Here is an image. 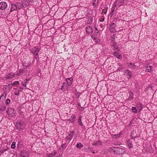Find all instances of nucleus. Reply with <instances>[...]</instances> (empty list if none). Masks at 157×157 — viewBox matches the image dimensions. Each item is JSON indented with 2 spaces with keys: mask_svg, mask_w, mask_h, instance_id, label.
I'll return each mask as SVG.
<instances>
[{
  "mask_svg": "<svg viewBox=\"0 0 157 157\" xmlns=\"http://www.w3.org/2000/svg\"><path fill=\"white\" fill-rule=\"evenodd\" d=\"M25 123L22 121H17L16 124L17 129L20 131L22 130L25 128Z\"/></svg>",
  "mask_w": 157,
  "mask_h": 157,
  "instance_id": "nucleus-1",
  "label": "nucleus"
},
{
  "mask_svg": "<svg viewBox=\"0 0 157 157\" xmlns=\"http://www.w3.org/2000/svg\"><path fill=\"white\" fill-rule=\"evenodd\" d=\"M40 50V49L38 48L35 47L31 49V53L34 56V59H37L38 58V53Z\"/></svg>",
  "mask_w": 157,
  "mask_h": 157,
  "instance_id": "nucleus-2",
  "label": "nucleus"
},
{
  "mask_svg": "<svg viewBox=\"0 0 157 157\" xmlns=\"http://www.w3.org/2000/svg\"><path fill=\"white\" fill-rule=\"evenodd\" d=\"M112 150L114 152L118 154H124L125 152V149L121 147H114L112 148Z\"/></svg>",
  "mask_w": 157,
  "mask_h": 157,
  "instance_id": "nucleus-3",
  "label": "nucleus"
},
{
  "mask_svg": "<svg viewBox=\"0 0 157 157\" xmlns=\"http://www.w3.org/2000/svg\"><path fill=\"white\" fill-rule=\"evenodd\" d=\"M7 113L9 117H13L15 116V111L12 108H8L7 111Z\"/></svg>",
  "mask_w": 157,
  "mask_h": 157,
  "instance_id": "nucleus-4",
  "label": "nucleus"
},
{
  "mask_svg": "<svg viewBox=\"0 0 157 157\" xmlns=\"http://www.w3.org/2000/svg\"><path fill=\"white\" fill-rule=\"evenodd\" d=\"M116 25L115 23L112 22L111 23L109 26V29L111 33H114L116 32L115 27Z\"/></svg>",
  "mask_w": 157,
  "mask_h": 157,
  "instance_id": "nucleus-5",
  "label": "nucleus"
},
{
  "mask_svg": "<svg viewBox=\"0 0 157 157\" xmlns=\"http://www.w3.org/2000/svg\"><path fill=\"white\" fill-rule=\"evenodd\" d=\"M74 132L73 131L71 132L70 133L65 137V139L66 141H69V142L72 139V137L73 136Z\"/></svg>",
  "mask_w": 157,
  "mask_h": 157,
  "instance_id": "nucleus-6",
  "label": "nucleus"
},
{
  "mask_svg": "<svg viewBox=\"0 0 157 157\" xmlns=\"http://www.w3.org/2000/svg\"><path fill=\"white\" fill-rule=\"evenodd\" d=\"M20 155L21 157H29V153L27 151H21L20 152Z\"/></svg>",
  "mask_w": 157,
  "mask_h": 157,
  "instance_id": "nucleus-7",
  "label": "nucleus"
},
{
  "mask_svg": "<svg viewBox=\"0 0 157 157\" xmlns=\"http://www.w3.org/2000/svg\"><path fill=\"white\" fill-rule=\"evenodd\" d=\"M93 146L99 147L102 145V143L100 140H96L94 141L92 144Z\"/></svg>",
  "mask_w": 157,
  "mask_h": 157,
  "instance_id": "nucleus-8",
  "label": "nucleus"
},
{
  "mask_svg": "<svg viewBox=\"0 0 157 157\" xmlns=\"http://www.w3.org/2000/svg\"><path fill=\"white\" fill-rule=\"evenodd\" d=\"M7 6V3L4 2H2L0 3V9L3 10L6 8Z\"/></svg>",
  "mask_w": 157,
  "mask_h": 157,
  "instance_id": "nucleus-9",
  "label": "nucleus"
},
{
  "mask_svg": "<svg viewBox=\"0 0 157 157\" xmlns=\"http://www.w3.org/2000/svg\"><path fill=\"white\" fill-rule=\"evenodd\" d=\"M117 4V1H116V2H114V3L113 5V6L112 7V10L111 11V13L110 14V17H112L113 16V15L114 14V12L115 10L116 7V4Z\"/></svg>",
  "mask_w": 157,
  "mask_h": 157,
  "instance_id": "nucleus-10",
  "label": "nucleus"
},
{
  "mask_svg": "<svg viewBox=\"0 0 157 157\" xmlns=\"http://www.w3.org/2000/svg\"><path fill=\"white\" fill-rule=\"evenodd\" d=\"M15 75V74L14 73L11 72L6 75L5 76V78L7 79H11L13 78Z\"/></svg>",
  "mask_w": 157,
  "mask_h": 157,
  "instance_id": "nucleus-11",
  "label": "nucleus"
},
{
  "mask_svg": "<svg viewBox=\"0 0 157 157\" xmlns=\"http://www.w3.org/2000/svg\"><path fill=\"white\" fill-rule=\"evenodd\" d=\"M68 86V85L67 84V83L64 82L63 83L61 89L63 91L66 90H67V87Z\"/></svg>",
  "mask_w": 157,
  "mask_h": 157,
  "instance_id": "nucleus-12",
  "label": "nucleus"
},
{
  "mask_svg": "<svg viewBox=\"0 0 157 157\" xmlns=\"http://www.w3.org/2000/svg\"><path fill=\"white\" fill-rule=\"evenodd\" d=\"M108 9V7L106 6H103V7H101V13H103L104 14H106L107 12Z\"/></svg>",
  "mask_w": 157,
  "mask_h": 157,
  "instance_id": "nucleus-13",
  "label": "nucleus"
},
{
  "mask_svg": "<svg viewBox=\"0 0 157 157\" xmlns=\"http://www.w3.org/2000/svg\"><path fill=\"white\" fill-rule=\"evenodd\" d=\"M126 144L129 149L132 148L133 147V144L132 142V141L130 140H128L127 141Z\"/></svg>",
  "mask_w": 157,
  "mask_h": 157,
  "instance_id": "nucleus-14",
  "label": "nucleus"
},
{
  "mask_svg": "<svg viewBox=\"0 0 157 157\" xmlns=\"http://www.w3.org/2000/svg\"><path fill=\"white\" fill-rule=\"evenodd\" d=\"M86 31L88 34L92 33L93 32L92 28L90 26H88L86 27Z\"/></svg>",
  "mask_w": 157,
  "mask_h": 157,
  "instance_id": "nucleus-15",
  "label": "nucleus"
},
{
  "mask_svg": "<svg viewBox=\"0 0 157 157\" xmlns=\"http://www.w3.org/2000/svg\"><path fill=\"white\" fill-rule=\"evenodd\" d=\"M75 116L74 115H72L71 117V118L69 119H67L66 121H69L71 123H73L75 121Z\"/></svg>",
  "mask_w": 157,
  "mask_h": 157,
  "instance_id": "nucleus-16",
  "label": "nucleus"
},
{
  "mask_svg": "<svg viewBox=\"0 0 157 157\" xmlns=\"http://www.w3.org/2000/svg\"><path fill=\"white\" fill-rule=\"evenodd\" d=\"M72 80L73 79L72 78H67L66 79L67 82L66 83H67L69 86H70L72 84Z\"/></svg>",
  "mask_w": 157,
  "mask_h": 157,
  "instance_id": "nucleus-17",
  "label": "nucleus"
},
{
  "mask_svg": "<svg viewBox=\"0 0 157 157\" xmlns=\"http://www.w3.org/2000/svg\"><path fill=\"white\" fill-rule=\"evenodd\" d=\"M127 64L128 65V67L130 68L134 69L136 67V65L133 63H128Z\"/></svg>",
  "mask_w": 157,
  "mask_h": 157,
  "instance_id": "nucleus-18",
  "label": "nucleus"
},
{
  "mask_svg": "<svg viewBox=\"0 0 157 157\" xmlns=\"http://www.w3.org/2000/svg\"><path fill=\"white\" fill-rule=\"evenodd\" d=\"M23 7L25 8L27 7L29 4L28 2L26 0H24L21 3Z\"/></svg>",
  "mask_w": 157,
  "mask_h": 157,
  "instance_id": "nucleus-19",
  "label": "nucleus"
},
{
  "mask_svg": "<svg viewBox=\"0 0 157 157\" xmlns=\"http://www.w3.org/2000/svg\"><path fill=\"white\" fill-rule=\"evenodd\" d=\"M17 7H16V5L13 4H11V8L10 10V12H11L13 11L14 10H16L17 9Z\"/></svg>",
  "mask_w": 157,
  "mask_h": 157,
  "instance_id": "nucleus-20",
  "label": "nucleus"
},
{
  "mask_svg": "<svg viewBox=\"0 0 157 157\" xmlns=\"http://www.w3.org/2000/svg\"><path fill=\"white\" fill-rule=\"evenodd\" d=\"M9 148L7 147H6L5 148H3L2 147L0 148V152L1 153H3L4 152H5L8 151Z\"/></svg>",
  "mask_w": 157,
  "mask_h": 157,
  "instance_id": "nucleus-21",
  "label": "nucleus"
},
{
  "mask_svg": "<svg viewBox=\"0 0 157 157\" xmlns=\"http://www.w3.org/2000/svg\"><path fill=\"white\" fill-rule=\"evenodd\" d=\"M113 55L116 58L118 59H121L122 57V56L121 55H119L118 53L116 52H113Z\"/></svg>",
  "mask_w": 157,
  "mask_h": 157,
  "instance_id": "nucleus-22",
  "label": "nucleus"
},
{
  "mask_svg": "<svg viewBox=\"0 0 157 157\" xmlns=\"http://www.w3.org/2000/svg\"><path fill=\"white\" fill-rule=\"evenodd\" d=\"M113 47L114 48V50L118 51L119 50V49L118 48V47L117 46V44L115 42H113Z\"/></svg>",
  "mask_w": 157,
  "mask_h": 157,
  "instance_id": "nucleus-23",
  "label": "nucleus"
},
{
  "mask_svg": "<svg viewBox=\"0 0 157 157\" xmlns=\"http://www.w3.org/2000/svg\"><path fill=\"white\" fill-rule=\"evenodd\" d=\"M22 65H23V66L25 68H26L27 67H29L30 66V62H28V63L24 62V63H23Z\"/></svg>",
  "mask_w": 157,
  "mask_h": 157,
  "instance_id": "nucleus-24",
  "label": "nucleus"
},
{
  "mask_svg": "<svg viewBox=\"0 0 157 157\" xmlns=\"http://www.w3.org/2000/svg\"><path fill=\"white\" fill-rule=\"evenodd\" d=\"M16 5L17 7V9H20L23 7L22 4L20 2H17L16 4Z\"/></svg>",
  "mask_w": 157,
  "mask_h": 157,
  "instance_id": "nucleus-25",
  "label": "nucleus"
},
{
  "mask_svg": "<svg viewBox=\"0 0 157 157\" xmlns=\"http://www.w3.org/2000/svg\"><path fill=\"white\" fill-rule=\"evenodd\" d=\"M93 21V18L91 17H89L87 21V24H90Z\"/></svg>",
  "mask_w": 157,
  "mask_h": 157,
  "instance_id": "nucleus-26",
  "label": "nucleus"
},
{
  "mask_svg": "<svg viewBox=\"0 0 157 157\" xmlns=\"http://www.w3.org/2000/svg\"><path fill=\"white\" fill-rule=\"evenodd\" d=\"M25 70L24 69H20L19 70V72L16 74V75L18 76L21 75V74L23 73Z\"/></svg>",
  "mask_w": 157,
  "mask_h": 157,
  "instance_id": "nucleus-27",
  "label": "nucleus"
},
{
  "mask_svg": "<svg viewBox=\"0 0 157 157\" xmlns=\"http://www.w3.org/2000/svg\"><path fill=\"white\" fill-rule=\"evenodd\" d=\"M98 3V0H94L93 3V5L94 7L97 6Z\"/></svg>",
  "mask_w": 157,
  "mask_h": 157,
  "instance_id": "nucleus-28",
  "label": "nucleus"
},
{
  "mask_svg": "<svg viewBox=\"0 0 157 157\" xmlns=\"http://www.w3.org/2000/svg\"><path fill=\"white\" fill-rule=\"evenodd\" d=\"M121 134V132H120L118 134L113 135H112V137L113 138H117L120 137Z\"/></svg>",
  "mask_w": 157,
  "mask_h": 157,
  "instance_id": "nucleus-29",
  "label": "nucleus"
},
{
  "mask_svg": "<svg viewBox=\"0 0 157 157\" xmlns=\"http://www.w3.org/2000/svg\"><path fill=\"white\" fill-rule=\"evenodd\" d=\"M151 66H147L146 68V71L150 72L151 71Z\"/></svg>",
  "mask_w": 157,
  "mask_h": 157,
  "instance_id": "nucleus-30",
  "label": "nucleus"
},
{
  "mask_svg": "<svg viewBox=\"0 0 157 157\" xmlns=\"http://www.w3.org/2000/svg\"><path fill=\"white\" fill-rule=\"evenodd\" d=\"M56 153V151H54V152H53L49 154H48V157H53L55 155Z\"/></svg>",
  "mask_w": 157,
  "mask_h": 157,
  "instance_id": "nucleus-31",
  "label": "nucleus"
},
{
  "mask_svg": "<svg viewBox=\"0 0 157 157\" xmlns=\"http://www.w3.org/2000/svg\"><path fill=\"white\" fill-rule=\"evenodd\" d=\"M81 118H82V117L80 116L79 117V119H78V124L80 126H83V124L82 123V121H81Z\"/></svg>",
  "mask_w": 157,
  "mask_h": 157,
  "instance_id": "nucleus-32",
  "label": "nucleus"
},
{
  "mask_svg": "<svg viewBox=\"0 0 157 157\" xmlns=\"http://www.w3.org/2000/svg\"><path fill=\"white\" fill-rule=\"evenodd\" d=\"M83 147V145L81 143H79L77 144L76 147L79 149Z\"/></svg>",
  "mask_w": 157,
  "mask_h": 157,
  "instance_id": "nucleus-33",
  "label": "nucleus"
},
{
  "mask_svg": "<svg viewBox=\"0 0 157 157\" xmlns=\"http://www.w3.org/2000/svg\"><path fill=\"white\" fill-rule=\"evenodd\" d=\"M132 112L134 113H136L137 112V110L135 107H132Z\"/></svg>",
  "mask_w": 157,
  "mask_h": 157,
  "instance_id": "nucleus-34",
  "label": "nucleus"
},
{
  "mask_svg": "<svg viewBox=\"0 0 157 157\" xmlns=\"http://www.w3.org/2000/svg\"><path fill=\"white\" fill-rule=\"evenodd\" d=\"M124 1L123 0L122 1H121V2H120L117 3V6H118V7H120L121 6H123V5Z\"/></svg>",
  "mask_w": 157,
  "mask_h": 157,
  "instance_id": "nucleus-35",
  "label": "nucleus"
},
{
  "mask_svg": "<svg viewBox=\"0 0 157 157\" xmlns=\"http://www.w3.org/2000/svg\"><path fill=\"white\" fill-rule=\"evenodd\" d=\"M19 82L17 81L14 82L13 83H11L12 85H17L19 84Z\"/></svg>",
  "mask_w": 157,
  "mask_h": 157,
  "instance_id": "nucleus-36",
  "label": "nucleus"
},
{
  "mask_svg": "<svg viewBox=\"0 0 157 157\" xmlns=\"http://www.w3.org/2000/svg\"><path fill=\"white\" fill-rule=\"evenodd\" d=\"M15 144H16L15 142H13L11 145V148L12 149L15 148Z\"/></svg>",
  "mask_w": 157,
  "mask_h": 157,
  "instance_id": "nucleus-37",
  "label": "nucleus"
},
{
  "mask_svg": "<svg viewBox=\"0 0 157 157\" xmlns=\"http://www.w3.org/2000/svg\"><path fill=\"white\" fill-rule=\"evenodd\" d=\"M10 103V100L9 99H7L5 101L6 104V105H7L9 104Z\"/></svg>",
  "mask_w": 157,
  "mask_h": 157,
  "instance_id": "nucleus-38",
  "label": "nucleus"
},
{
  "mask_svg": "<svg viewBox=\"0 0 157 157\" xmlns=\"http://www.w3.org/2000/svg\"><path fill=\"white\" fill-rule=\"evenodd\" d=\"M115 34H113L111 38V41L113 42L115 40Z\"/></svg>",
  "mask_w": 157,
  "mask_h": 157,
  "instance_id": "nucleus-39",
  "label": "nucleus"
},
{
  "mask_svg": "<svg viewBox=\"0 0 157 157\" xmlns=\"http://www.w3.org/2000/svg\"><path fill=\"white\" fill-rule=\"evenodd\" d=\"M128 75L129 76V77H128L129 78H131L132 76V73L130 71H128Z\"/></svg>",
  "mask_w": 157,
  "mask_h": 157,
  "instance_id": "nucleus-40",
  "label": "nucleus"
},
{
  "mask_svg": "<svg viewBox=\"0 0 157 157\" xmlns=\"http://www.w3.org/2000/svg\"><path fill=\"white\" fill-rule=\"evenodd\" d=\"M133 93L132 92H130V98H129V99H130V100H131V99H132L133 98Z\"/></svg>",
  "mask_w": 157,
  "mask_h": 157,
  "instance_id": "nucleus-41",
  "label": "nucleus"
},
{
  "mask_svg": "<svg viewBox=\"0 0 157 157\" xmlns=\"http://www.w3.org/2000/svg\"><path fill=\"white\" fill-rule=\"evenodd\" d=\"M6 108V107L4 105L2 106L1 108L0 107V110L2 111H4L5 110Z\"/></svg>",
  "mask_w": 157,
  "mask_h": 157,
  "instance_id": "nucleus-42",
  "label": "nucleus"
},
{
  "mask_svg": "<svg viewBox=\"0 0 157 157\" xmlns=\"http://www.w3.org/2000/svg\"><path fill=\"white\" fill-rule=\"evenodd\" d=\"M138 106H139L140 108V110H141L142 109V105L140 103L138 104Z\"/></svg>",
  "mask_w": 157,
  "mask_h": 157,
  "instance_id": "nucleus-43",
  "label": "nucleus"
},
{
  "mask_svg": "<svg viewBox=\"0 0 157 157\" xmlns=\"http://www.w3.org/2000/svg\"><path fill=\"white\" fill-rule=\"evenodd\" d=\"M120 19L119 18H115L114 19V21L115 22H117L118 21H119Z\"/></svg>",
  "mask_w": 157,
  "mask_h": 157,
  "instance_id": "nucleus-44",
  "label": "nucleus"
},
{
  "mask_svg": "<svg viewBox=\"0 0 157 157\" xmlns=\"http://www.w3.org/2000/svg\"><path fill=\"white\" fill-rule=\"evenodd\" d=\"M129 71V70H126L125 71H124V74H125V75H128V73Z\"/></svg>",
  "mask_w": 157,
  "mask_h": 157,
  "instance_id": "nucleus-45",
  "label": "nucleus"
},
{
  "mask_svg": "<svg viewBox=\"0 0 157 157\" xmlns=\"http://www.w3.org/2000/svg\"><path fill=\"white\" fill-rule=\"evenodd\" d=\"M7 88L9 90H10L12 88V86L10 85H9V86H7Z\"/></svg>",
  "mask_w": 157,
  "mask_h": 157,
  "instance_id": "nucleus-46",
  "label": "nucleus"
},
{
  "mask_svg": "<svg viewBox=\"0 0 157 157\" xmlns=\"http://www.w3.org/2000/svg\"><path fill=\"white\" fill-rule=\"evenodd\" d=\"M14 94L15 95H19V90H18L17 91H15Z\"/></svg>",
  "mask_w": 157,
  "mask_h": 157,
  "instance_id": "nucleus-47",
  "label": "nucleus"
},
{
  "mask_svg": "<svg viewBox=\"0 0 157 157\" xmlns=\"http://www.w3.org/2000/svg\"><path fill=\"white\" fill-rule=\"evenodd\" d=\"M66 146V145L65 144H62L61 145V147L62 148H65Z\"/></svg>",
  "mask_w": 157,
  "mask_h": 157,
  "instance_id": "nucleus-48",
  "label": "nucleus"
},
{
  "mask_svg": "<svg viewBox=\"0 0 157 157\" xmlns=\"http://www.w3.org/2000/svg\"><path fill=\"white\" fill-rule=\"evenodd\" d=\"M84 109V107H81L80 106V108H79V109L80 111H82Z\"/></svg>",
  "mask_w": 157,
  "mask_h": 157,
  "instance_id": "nucleus-49",
  "label": "nucleus"
},
{
  "mask_svg": "<svg viewBox=\"0 0 157 157\" xmlns=\"http://www.w3.org/2000/svg\"><path fill=\"white\" fill-rule=\"evenodd\" d=\"M19 88H20V89L19 91H22V90L23 89V88L22 87H21V86H20L19 87Z\"/></svg>",
  "mask_w": 157,
  "mask_h": 157,
  "instance_id": "nucleus-50",
  "label": "nucleus"
},
{
  "mask_svg": "<svg viewBox=\"0 0 157 157\" xmlns=\"http://www.w3.org/2000/svg\"><path fill=\"white\" fill-rule=\"evenodd\" d=\"M35 0H28L29 2H34Z\"/></svg>",
  "mask_w": 157,
  "mask_h": 157,
  "instance_id": "nucleus-51",
  "label": "nucleus"
},
{
  "mask_svg": "<svg viewBox=\"0 0 157 157\" xmlns=\"http://www.w3.org/2000/svg\"><path fill=\"white\" fill-rule=\"evenodd\" d=\"M104 18H101L100 20V21H101V22H103L104 21Z\"/></svg>",
  "mask_w": 157,
  "mask_h": 157,
  "instance_id": "nucleus-52",
  "label": "nucleus"
},
{
  "mask_svg": "<svg viewBox=\"0 0 157 157\" xmlns=\"http://www.w3.org/2000/svg\"><path fill=\"white\" fill-rule=\"evenodd\" d=\"M95 30H96L97 31V33H98V32H99V31H98V29H97V27H95Z\"/></svg>",
  "mask_w": 157,
  "mask_h": 157,
  "instance_id": "nucleus-53",
  "label": "nucleus"
},
{
  "mask_svg": "<svg viewBox=\"0 0 157 157\" xmlns=\"http://www.w3.org/2000/svg\"><path fill=\"white\" fill-rule=\"evenodd\" d=\"M56 157H63L62 154H59V155L57 156Z\"/></svg>",
  "mask_w": 157,
  "mask_h": 157,
  "instance_id": "nucleus-54",
  "label": "nucleus"
},
{
  "mask_svg": "<svg viewBox=\"0 0 157 157\" xmlns=\"http://www.w3.org/2000/svg\"><path fill=\"white\" fill-rule=\"evenodd\" d=\"M29 80H30V79H29V78H27V79H25V81H26L25 83H26L28 81H29Z\"/></svg>",
  "mask_w": 157,
  "mask_h": 157,
  "instance_id": "nucleus-55",
  "label": "nucleus"
},
{
  "mask_svg": "<svg viewBox=\"0 0 157 157\" xmlns=\"http://www.w3.org/2000/svg\"><path fill=\"white\" fill-rule=\"evenodd\" d=\"M22 85L24 87H26V84H25L24 83H22Z\"/></svg>",
  "mask_w": 157,
  "mask_h": 157,
  "instance_id": "nucleus-56",
  "label": "nucleus"
},
{
  "mask_svg": "<svg viewBox=\"0 0 157 157\" xmlns=\"http://www.w3.org/2000/svg\"><path fill=\"white\" fill-rule=\"evenodd\" d=\"M9 84H8V85H4V86L5 87V86H6L7 87V86H9Z\"/></svg>",
  "mask_w": 157,
  "mask_h": 157,
  "instance_id": "nucleus-57",
  "label": "nucleus"
},
{
  "mask_svg": "<svg viewBox=\"0 0 157 157\" xmlns=\"http://www.w3.org/2000/svg\"><path fill=\"white\" fill-rule=\"evenodd\" d=\"M118 64H119V66H121V67H122V65H121V63H119Z\"/></svg>",
  "mask_w": 157,
  "mask_h": 157,
  "instance_id": "nucleus-58",
  "label": "nucleus"
},
{
  "mask_svg": "<svg viewBox=\"0 0 157 157\" xmlns=\"http://www.w3.org/2000/svg\"><path fill=\"white\" fill-rule=\"evenodd\" d=\"M38 72H40V70H38Z\"/></svg>",
  "mask_w": 157,
  "mask_h": 157,
  "instance_id": "nucleus-59",
  "label": "nucleus"
},
{
  "mask_svg": "<svg viewBox=\"0 0 157 157\" xmlns=\"http://www.w3.org/2000/svg\"><path fill=\"white\" fill-rule=\"evenodd\" d=\"M64 50H65V51H67V50H66V48H65L64 49Z\"/></svg>",
  "mask_w": 157,
  "mask_h": 157,
  "instance_id": "nucleus-60",
  "label": "nucleus"
},
{
  "mask_svg": "<svg viewBox=\"0 0 157 157\" xmlns=\"http://www.w3.org/2000/svg\"><path fill=\"white\" fill-rule=\"evenodd\" d=\"M92 152H93V153H95V152H94V151H93Z\"/></svg>",
  "mask_w": 157,
  "mask_h": 157,
  "instance_id": "nucleus-61",
  "label": "nucleus"
},
{
  "mask_svg": "<svg viewBox=\"0 0 157 157\" xmlns=\"http://www.w3.org/2000/svg\"><path fill=\"white\" fill-rule=\"evenodd\" d=\"M35 59H34V60H33V62H34V61H35Z\"/></svg>",
  "mask_w": 157,
  "mask_h": 157,
  "instance_id": "nucleus-62",
  "label": "nucleus"
},
{
  "mask_svg": "<svg viewBox=\"0 0 157 157\" xmlns=\"http://www.w3.org/2000/svg\"><path fill=\"white\" fill-rule=\"evenodd\" d=\"M88 149H90V148H89V147H88Z\"/></svg>",
  "mask_w": 157,
  "mask_h": 157,
  "instance_id": "nucleus-63",
  "label": "nucleus"
},
{
  "mask_svg": "<svg viewBox=\"0 0 157 157\" xmlns=\"http://www.w3.org/2000/svg\"><path fill=\"white\" fill-rule=\"evenodd\" d=\"M100 12H101V10H100Z\"/></svg>",
  "mask_w": 157,
  "mask_h": 157,
  "instance_id": "nucleus-64",
  "label": "nucleus"
}]
</instances>
